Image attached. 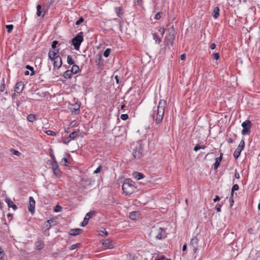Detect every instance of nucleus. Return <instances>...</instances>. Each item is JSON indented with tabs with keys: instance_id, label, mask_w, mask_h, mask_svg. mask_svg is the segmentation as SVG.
<instances>
[{
	"instance_id": "nucleus-1",
	"label": "nucleus",
	"mask_w": 260,
	"mask_h": 260,
	"mask_svg": "<svg viewBox=\"0 0 260 260\" xmlns=\"http://www.w3.org/2000/svg\"><path fill=\"white\" fill-rule=\"evenodd\" d=\"M166 228H161L159 225L151 228L149 233V237L151 240H163L167 237Z\"/></svg>"
},
{
	"instance_id": "nucleus-2",
	"label": "nucleus",
	"mask_w": 260,
	"mask_h": 260,
	"mask_svg": "<svg viewBox=\"0 0 260 260\" xmlns=\"http://www.w3.org/2000/svg\"><path fill=\"white\" fill-rule=\"evenodd\" d=\"M166 104V101L164 100H160L159 102L155 119L156 122L157 124L160 123L163 119Z\"/></svg>"
},
{
	"instance_id": "nucleus-3",
	"label": "nucleus",
	"mask_w": 260,
	"mask_h": 260,
	"mask_svg": "<svg viewBox=\"0 0 260 260\" xmlns=\"http://www.w3.org/2000/svg\"><path fill=\"white\" fill-rule=\"evenodd\" d=\"M136 189L133 182L127 179L124 181L122 185V190L126 195H130L133 193Z\"/></svg>"
},
{
	"instance_id": "nucleus-4",
	"label": "nucleus",
	"mask_w": 260,
	"mask_h": 260,
	"mask_svg": "<svg viewBox=\"0 0 260 260\" xmlns=\"http://www.w3.org/2000/svg\"><path fill=\"white\" fill-rule=\"evenodd\" d=\"M83 32L80 31L72 39V44L77 50H79L81 43L83 41Z\"/></svg>"
},
{
	"instance_id": "nucleus-5",
	"label": "nucleus",
	"mask_w": 260,
	"mask_h": 260,
	"mask_svg": "<svg viewBox=\"0 0 260 260\" xmlns=\"http://www.w3.org/2000/svg\"><path fill=\"white\" fill-rule=\"evenodd\" d=\"M135 159H139L143 157V148L141 144H137L133 153Z\"/></svg>"
},
{
	"instance_id": "nucleus-6",
	"label": "nucleus",
	"mask_w": 260,
	"mask_h": 260,
	"mask_svg": "<svg viewBox=\"0 0 260 260\" xmlns=\"http://www.w3.org/2000/svg\"><path fill=\"white\" fill-rule=\"evenodd\" d=\"M252 126L251 122L249 120H246L242 123L243 130L242 134L243 135H248L250 133V128Z\"/></svg>"
},
{
	"instance_id": "nucleus-7",
	"label": "nucleus",
	"mask_w": 260,
	"mask_h": 260,
	"mask_svg": "<svg viewBox=\"0 0 260 260\" xmlns=\"http://www.w3.org/2000/svg\"><path fill=\"white\" fill-rule=\"evenodd\" d=\"M244 147L245 142L244 140L242 139L241 140L238 147L237 148L234 153V156L236 159H237L239 157L241 152L242 150L244 149Z\"/></svg>"
},
{
	"instance_id": "nucleus-8",
	"label": "nucleus",
	"mask_w": 260,
	"mask_h": 260,
	"mask_svg": "<svg viewBox=\"0 0 260 260\" xmlns=\"http://www.w3.org/2000/svg\"><path fill=\"white\" fill-rule=\"evenodd\" d=\"M94 215H95V211H91L87 213L85 215V216L83 219V221L81 223V225L82 226H86L88 222L89 219Z\"/></svg>"
},
{
	"instance_id": "nucleus-9",
	"label": "nucleus",
	"mask_w": 260,
	"mask_h": 260,
	"mask_svg": "<svg viewBox=\"0 0 260 260\" xmlns=\"http://www.w3.org/2000/svg\"><path fill=\"white\" fill-rule=\"evenodd\" d=\"M53 61V69L54 70L56 69H59L62 64L61 58L57 55L56 58H54Z\"/></svg>"
},
{
	"instance_id": "nucleus-10",
	"label": "nucleus",
	"mask_w": 260,
	"mask_h": 260,
	"mask_svg": "<svg viewBox=\"0 0 260 260\" xmlns=\"http://www.w3.org/2000/svg\"><path fill=\"white\" fill-rule=\"evenodd\" d=\"M199 240L197 237L192 238L190 240V246L193 249L194 252H196L198 250Z\"/></svg>"
},
{
	"instance_id": "nucleus-11",
	"label": "nucleus",
	"mask_w": 260,
	"mask_h": 260,
	"mask_svg": "<svg viewBox=\"0 0 260 260\" xmlns=\"http://www.w3.org/2000/svg\"><path fill=\"white\" fill-rule=\"evenodd\" d=\"M175 36L167 35L165 38V42L166 46H173L174 41L175 40Z\"/></svg>"
},
{
	"instance_id": "nucleus-12",
	"label": "nucleus",
	"mask_w": 260,
	"mask_h": 260,
	"mask_svg": "<svg viewBox=\"0 0 260 260\" xmlns=\"http://www.w3.org/2000/svg\"><path fill=\"white\" fill-rule=\"evenodd\" d=\"M29 200V205L28 207V210L31 214H33L35 210V204L36 202L34 199L32 197H30Z\"/></svg>"
},
{
	"instance_id": "nucleus-13",
	"label": "nucleus",
	"mask_w": 260,
	"mask_h": 260,
	"mask_svg": "<svg viewBox=\"0 0 260 260\" xmlns=\"http://www.w3.org/2000/svg\"><path fill=\"white\" fill-rule=\"evenodd\" d=\"M24 87V85L22 82H18L15 85V91L18 93H20L22 92Z\"/></svg>"
},
{
	"instance_id": "nucleus-14",
	"label": "nucleus",
	"mask_w": 260,
	"mask_h": 260,
	"mask_svg": "<svg viewBox=\"0 0 260 260\" xmlns=\"http://www.w3.org/2000/svg\"><path fill=\"white\" fill-rule=\"evenodd\" d=\"M103 246L107 249H112L114 248V245L111 240L109 239H106L103 241Z\"/></svg>"
},
{
	"instance_id": "nucleus-15",
	"label": "nucleus",
	"mask_w": 260,
	"mask_h": 260,
	"mask_svg": "<svg viewBox=\"0 0 260 260\" xmlns=\"http://www.w3.org/2000/svg\"><path fill=\"white\" fill-rule=\"evenodd\" d=\"M80 105L78 103H75L72 105L71 108V110L72 113L78 114L80 112Z\"/></svg>"
},
{
	"instance_id": "nucleus-16",
	"label": "nucleus",
	"mask_w": 260,
	"mask_h": 260,
	"mask_svg": "<svg viewBox=\"0 0 260 260\" xmlns=\"http://www.w3.org/2000/svg\"><path fill=\"white\" fill-rule=\"evenodd\" d=\"M222 155L223 153H221L219 157L215 158V162L213 165V168L214 170L217 169L219 166L220 163L222 159Z\"/></svg>"
},
{
	"instance_id": "nucleus-17",
	"label": "nucleus",
	"mask_w": 260,
	"mask_h": 260,
	"mask_svg": "<svg viewBox=\"0 0 260 260\" xmlns=\"http://www.w3.org/2000/svg\"><path fill=\"white\" fill-rule=\"evenodd\" d=\"M53 222V220L52 219H50L44 223L43 226L44 232H46L47 231H48L51 228V223H52Z\"/></svg>"
},
{
	"instance_id": "nucleus-18",
	"label": "nucleus",
	"mask_w": 260,
	"mask_h": 260,
	"mask_svg": "<svg viewBox=\"0 0 260 260\" xmlns=\"http://www.w3.org/2000/svg\"><path fill=\"white\" fill-rule=\"evenodd\" d=\"M5 201L7 203L9 208H12L14 210L17 209L16 205L14 204V203L10 198H7L5 200Z\"/></svg>"
},
{
	"instance_id": "nucleus-19",
	"label": "nucleus",
	"mask_w": 260,
	"mask_h": 260,
	"mask_svg": "<svg viewBox=\"0 0 260 260\" xmlns=\"http://www.w3.org/2000/svg\"><path fill=\"white\" fill-rule=\"evenodd\" d=\"M133 176L137 180H141L145 177L143 174L139 172H134L133 174Z\"/></svg>"
},
{
	"instance_id": "nucleus-20",
	"label": "nucleus",
	"mask_w": 260,
	"mask_h": 260,
	"mask_svg": "<svg viewBox=\"0 0 260 260\" xmlns=\"http://www.w3.org/2000/svg\"><path fill=\"white\" fill-rule=\"evenodd\" d=\"M82 232V230L81 229H74L70 231V235L72 236H76L80 234Z\"/></svg>"
},
{
	"instance_id": "nucleus-21",
	"label": "nucleus",
	"mask_w": 260,
	"mask_h": 260,
	"mask_svg": "<svg viewBox=\"0 0 260 260\" xmlns=\"http://www.w3.org/2000/svg\"><path fill=\"white\" fill-rule=\"evenodd\" d=\"M139 215V213L137 211L131 212L129 214V217L131 219L136 220L137 217Z\"/></svg>"
},
{
	"instance_id": "nucleus-22",
	"label": "nucleus",
	"mask_w": 260,
	"mask_h": 260,
	"mask_svg": "<svg viewBox=\"0 0 260 260\" xmlns=\"http://www.w3.org/2000/svg\"><path fill=\"white\" fill-rule=\"evenodd\" d=\"M219 15V9L218 7H216L213 9V11L212 12V16L215 19H216L218 17Z\"/></svg>"
},
{
	"instance_id": "nucleus-23",
	"label": "nucleus",
	"mask_w": 260,
	"mask_h": 260,
	"mask_svg": "<svg viewBox=\"0 0 260 260\" xmlns=\"http://www.w3.org/2000/svg\"><path fill=\"white\" fill-rule=\"evenodd\" d=\"M152 36L153 39L155 41V43L159 44L161 42V38H160L157 33H153Z\"/></svg>"
},
{
	"instance_id": "nucleus-24",
	"label": "nucleus",
	"mask_w": 260,
	"mask_h": 260,
	"mask_svg": "<svg viewBox=\"0 0 260 260\" xmlns=\"http://www.w3.org/2000/svg\"><path fill=\"white\" fill-rule=\"evenodd\" d=\"M35 246L37 249H42L44 247V242L42 241H39L35 243Z\"/></svg>"
},
{
	"instance_id": "nucleus-25",
	"label": "nucleus",
	"mask_w": 260,
	"mask_h": 260,
	"mask_svg": "<svg viewBox=\"0 0 260 260\" xmlns=\"http://www.w3.org/2000/svg\"><path fill=\"white\" fill-rule=\"evenodd\" d=\"M73 74H74L71 72L70 70H68L64 73L63 77L66 79H70L72 78Z\"/></svg>"
},
{
	"instance_id": "nucleus-26",
	"label": "nucleus",
	"mask_w": 260,
	"mask_h": 260,
	"mask_svg": "<svg viewBox=\"0 0 260 260\" xmlns=\"http://www.w3.org/2000/svg\"><path fill=\"white\" fill-rule=\"evenodd\" d=\"M57 56V55H56V52H52V50L49 51L48 53V57L50 60L53 61L54 60V58H56Z\"/></svg>"
},
{
	"instance_id": "nucleus-27",
	"label": "nucleus",
	"mask_w": 260,
	"mask_h": 260,
	"mask_svg": "<svg viewBox=\"0 0 260 260\" xmlns=\"http://www.w3.org/2000/svg\"><path fill=\"white\" fill-rule=\"evenodd\" d=\"M70 70L74 74H76L79 72V67L78 66L74 64Z\"/></svg>"
},
{
	"instance_id": "nucleus-28",
	"label": "nucleus",
	"mask_w": 260,
	"mask_h": 260,
	"mask_svg": "<svg viewBox=\"0 0 260 260\" xmlns=\"http://www.w3.org/2000/svg\"><path fill=\"white\" fill-rule=\"evenodd\" d=\"M79 132V130L75 131L74 132L71 133L68 137L70 138V139L71 140H74L77 137Z\"/></svg>"
},
{
	"instance_id": "nucleus-29",
	"label": "nucleus",
	"mask_w": 260,
	"mask_h": 260,
	"mask_svg": "<svg viewBox=\"0 0 260 260\" xmlns=\"http://www.w3.org/2000/svg\"><path fill=\"white\" fill-rule=\"evenodd\" d=\"M67 62L70 65H73L75 63L72 56L70 55H69L67 57Z\"/></svg>"
},
{
	"instance_id": "nucleus-30",
	"label": "nucleus",
	"mask_w": 260,
	"mask_h": 260,
	"mask_svg": "<svg viewBox=\"0 0 260 260\" xmlns=\"http://www.w3.org/2000/svg\"><path fill=\"white\" fill-rule=\"evenodd\" d=\"M122 11V8L121 7H116L115 8V12L117 14V15L119 17H121L122 15V13L121 12Z\"/></svg>"
},
{
	"instance_id": "nucleus-31",
	"label": "nucleus",
	"mask_w": 260,
	"mask_h": 260,
	"mask_svg": "<svg viewBox=\"0 0 260 260\" xmlns=\"http://www.w3.org/2000/svg\"><path fill=\"white\" fill-rule=\"evenodd\" d=\"M81 244L80 243H76L74 244H73L71 246V247L69 248V249L70 250H73L77 248H79L81 246Z\"/></svg>"
},
{
	"instance_id": "nucleus-32",
	"label": "nucleus",
	"mask_w": 260,
	"mask_h": 260,
	"mask_svg": "<svg viewBox=\"0 0 260 260\" xmlns=\"http://www.w3.org/2000/svg\"><path fill=\"white\" fill-rule=\"evenodd\" d=\"M36 119V115L34 114H29L27 116V120L29 122H33Z\"/></svg>"
},
{
	"instance_id": "nucleus-33",
	"label": "nucleus",
	"mask_w": 260,
	"mask_h": 260,
	"mask_svg": "<svg viewBox=\"0 0 260 260\" xmlns=\"http://www.w3.org/2000/svg\"><path fill=\"white\" fill-rule=\"evenodd\" d=\"M42 9V6L41 5H38L37 6V15L38 16H41L42 14V11H41Z\"/></svg>"
},
{
	"instance_id": "nucleus-34",
	"label": "nucleus",
	"mask_w": 260,
	"mask_h": 260,
	"mask_svg": "<svg viewBox=\"0 0 260 260\" xmlns=\"http://www.w3.org/2000/svg\"><path fill=\"white\" fill-rule=\"evenodd\" d=\"M99 234L102 236H107L108 235V233L106 229H103L100 231Z\"/></svg>"
},
{
	"instance_id": "nucleus-35",
	"label": "nucleus",
	"mask_w": 260,
	"mask_h": 260,
	"mask_svg": "<svg viewBox=\"0 0 260 260\" xmlns=\"http://www.w3.org/2000/svg\"><path fill=\"white\" fill-rule=\"evenodd\" d=\"M111 49L107 48L104 52L103 55L105 57H108L111 52Z\"/></svg>"
},
{
	"instance_id": "nucleus-36",
	"label": "nucleus",
	"mask_w": 260,
	"mask_h": 260,
	"mask_svg": "<svg viewBox=\"0 0 260 260\" xmlns=\"http://www.w3.org/2000/svg\"><path fill=\"white\" fill-rule=\"evenodd\" d=\"M26 69H27V70H29V71H31V73L30 74V76H32L35 74V72L34 70V68L29 65H27L26 66Z\"/></svg>"
},
{
	"instance_id": "nucleus-37",
	"label": "nucleus",
	"mask_w": 260,
	"mask_h": 260,
	"mask_svg": "<svg viewBox=\"0 0 260 260\" xmlns=\"http://www.w3.org/2000/svg\"><path fill=\"white\" fill-rule=\"evenodd\" d=\"M102 58V55L100 54H98L96 56L95 62L98 64H100Z\"/></svg>"
},
{
	"instance_id": "nucleus-38",
	"label": "nucleus",
	"mask_w": 260,
	"mask_h": 260,
	"mask_svg": "<svg viewBox=\"0 0 260 260\" xmlns=\"http://www.w3.org/2000/svg\"><path fill=\"white\" fill-rule=\"evenodd\" d=\"M6 27L7 28V31L8 33H10L12 29H13V25L12 24H9V25H7L6 26Z\"/></svg>"
},
{
	"instance_id": "nucleus-39",
	"label": "nucleus",
	"mask_w": 260,
	"mask_h": 260,
	"mask_svg": "<svg viewBox=\"0 0 260 260\" xmlns=\"http://www.w3.org/2000/svg\"><path fill=\"white\" fill-rule=\"evenodd\" d=\"M49 153H50V157L51 158L52 161H56V159H55V156H54V155L53 154V150L52 149L50 150Z\"/></svg>"
},
{
	"instance_id": "nucleus-40",
	"label": "nucleus",
	"mask_w": 260,
	"mask_h": 260,
	"mask_svg": "<svg viewBox=\"0 0 260 260\" xmlns=\"http://www.w3.org/2000/svg\"><path fill=\"white\" fill-rule=\"evenodd\" d=\"M61 163L62 164L63 166H67L68 164H69V161L67 157H64L62 159Z\"/></svg>"
},
{
	"instance_id": "nucleus-41",
	"label": "nucleus",
	"mask_w": 260,
	"mask_h": 260,
	"mask_svg": "<svg viewBox=\"0 0 260 260\" xmlns=\"http://www.w3.org/2000/svg\"><path fill=\"white\" fill-rule=\"evenodd\" d=\"M53 173L54 175L56 176H59L60 173V169L59 168H55L54 169H53Z\"/></svg>"
},
{
	"instance_id": "nucleus-42",
	"label": "nucleus",
	"mask_w": 260,
	"mask_h": 260,
	"mask_svg": "<svg viewBox=\"0 0 260 260\" xmlns=\"http://www.w3.org/2000/svg\"><path fill=\"white\" fill-rule=\"evenodd\" d=\"M51 165L52 169H54L55 168H59L58 165L56 160L52 161Z\"/></svg>"
},
{
	"instance_id": "nucleus-43",
	"label": "nucleus",
	"mask_w": 260,
	"mask_h": 260,
	"mask_svg": "<svg viewBox=\"0 0 260 260\" xmlns=\"http://www.w3.org/2000/svg\"><path fill=\"white\" fill-rule=\"evenodd\" d=\"M62 210V207L59 205H57L55 206L54 209V211L55 212H61Z\"/></svg>"
},
{
	"instance_id": "nucleus-44",
	"label": "nucleus",
	"mask_w": 260,
	"mask_h": 260,
	"mask_svg": "<svg viewBox=\"0 0 260 260\" xmlns=\"http://www.w3.org/2000/svg\"><path fill=\"white\" fill-rule=\"evenodd\" d=\"M46 134L49 136H55V133L51 130H48L45 132Z\"/></svg>"
},
{
	"instance_id": "nucleus-45",
	"label": "nucleus",
	"mask_w": 260,
	"mask_h": 260,
	"mask_svg": "<svg viewBox=\"0 0 260 260\" xmlns=\"http://www.w3.org/2000/svg\"><path fill=\"white\" fill-rule=\"evenodd\" d=\"M162 13L161 12H158L155 15V19L156 20H159L161 17Z\"/></svg>"
},
{
	"instance_id": "nucleus-46",
	"label": "nucleus",
	"mask_w": 260,
	"mask_h": 260,
	"mask_svg": "<svg viewBox=\"0 0 260 260\" xmlns=\"http://www.w3.org/2000/svg\"><path fill=\"white\" fill-rule=\"evenodd\" d=\"M239 188V185L236 184L233 186L231 191H232V192H234L235 191L238 190Z\"/></svg>"
},
{
	"instance_id": "nucleus-47",
	"label": "nucleus",
	"mask_w": 260,
	"mask_h": 260,
	"mask_svg": "<svg viewBox=\"0 0 260 260\" xmlns=\"http://www.w3.org/2000/svg\"><path fill=\"white\" fill-rule=\"evenodd\" d=\"M120 118L122 120H126L128 119V116L126 114H123L121 115Z\"/></svg>"
},
{
	"instance_id": "nucleus-48",
	"label": "nucleus",
	"mask_w": 260,
	"mask_h": 260,
	"mask_svg": "<svg viewBox=\"0 0 260 260\" xmlns=\"http://www.w3.org/2000/svg\"><path fill=\"white\" fill-rule=\"evenodd\" d=\"M84 21V19L83 17H81L76 22V25H80L81 23H82Z\"/></svg>"
},
{
	"instance_id": "nucleus-49",
	"label": "nucleus",
	"mask_w": 260,
	"mask_h": 260,
	"mask_svg": "<svg viewBox=\"0 0 260 260\" xmlns=\"http://www.w3.org/2000/svg\"><path fill=\"white\" fill-rule=\"evenodd\" d=\"M11 152L14 155H15L17 156H19L21 154V153L19 151L16 150L15 149H12Z\"/></svg>"
},
{
	"instance_id": "nucleus-50",
	"label": "nucleus",
	"mask_w": 260,
	"mask_h": 260,
	"mask_svg": "<svg viewBox=\"0 0 260 260\" xmlns=\"http://www.w3.org/2000/svg\"><path fill=\"white\" fill-rule=\"evenodd\" d=\"M223 203L222 204H217L215 206V209H216L217 211L219 212L221 211V207Z\"/></svg>"
},
{
	"instance_id": "nucleus-51",
	"label": "nucleus",
	"mask_w": 260,
	"mask_h": 260,
	"mask_svg": "<svg viewBox=\"0 0 260 260\" xmlns=\"http://www.w3.org/2000/svg\"><path fill=\"white\" fill-rule=\"evenodd\" d=\"M175 30H173L172 29H170V28H169L168 29V35H173V36H175Z\"/></svg>"
},
{
	"instance_id": "nucleus-52",
	"label": "nucleus",
	"mask_w": 260,
	"mask_h": 260,
	"mask_svg": "<svg viewBox=\"0 0 260 260\" xmlns=\"http://www.w3.org/2000/svg\"><path fill=\"white\" fill-rule=\"evenodd\" d=\"M58 42L57 41H53L51 45L52 49H55L56 47V45L58 44Z\"/></svg>"
},
{
	"instance_id": "nucleus-53",
	"label": "nucleus",
	"mask_w": 260,
	"mask_h": 260,
	"mask_svg": "<svg viewBox=\"0 0 260 260\" xmlns=\"http://www.w3.org/2000/svg\"><path fill=\"white\" fill-rule=\"evenodd\" d=\"M213 59L217 60L219 58V53H215L213 54Z\"/></svg>"
},
{
	"instance_id": "nucleus-54",
	"label": "nucleus",
	"mask_w": 260,
	"mask_h": 260,
	"mask_svg": "<svg viewBox=\"0 0 260 260\" xmlns=\"http://www.w3.org/2000/svg\"><path fill=\"white\" fill-rule=\"evenodd\" d=\"M71 140L70 139V138L68 137L63 140V142L66 144H68L71 141Z\"/></svg>"
},
{
	"instance_id": "nucleus-55",
	"label": "nucleus",
	"mask_w": 260,
	"mask_h": 260,
	"mask_svg": "<svg viewBox=\"0 0 260 260\" xmlns=\"http://www.w3.org/2000/svg\"><path fill=\"white\" fill-rule=\"evenodd\" d=\"M101 170V166H99L98 168L96 169V170L94 171V174H98L100 172Z\"/></svg>"
},
{
	"instance_id": "nucleus-56",
	"label": "nucleus",
	"mask_w": 260,
	"mask_h": 260,
	"mask_svg": "<svg viewBox=\"0 0 260 260\" xmlns=\"http://www.w3.org/2000/svg\"><path fill=\"white\" fill-rule=\"evenodd\" d=\"M166 259V257L164 255H161L159 257H158L155 259V260H165Z\"/></svg>"
},
{
	"instance_id": "nucleus-57",
	"label": "nucleus",
	"mask_w": 260,
	"mask_h": 260,
	"mask_svg": "<svg viewBox=\"0 0 260 260\" xmlns=\"http://www.w3.org/2000/svg\"><path fill=\"white\" fill-rule=\"evenodd\" d=\"M4 256V253L2 249L0 248V260H2Z\"/></svg>"
},
{
	"instance_id": "nucleus-58",
	"label": "nucleus",
	"mask_w": 260,
	"mask_h": 260,
	"mask_svg": "<svg viewBox=\"0 0 260 260\" xmlns=\"http://www.w3.org/2000/svg\"><path fill=\"white\" fill-rule=\"evenodd\" d=\"M200 149V145L197 144L193 148V150L195 151H197Z\"/></svg>"
},
{
	"instance_id": "nucleus-59",
	"label": "nucleus",
	"mask_w": 260,
	"mask_h": 260,
	"mask_svg": "<svg viewBox=\"0 0 260 260\" xmlns=\"http://www.w3.org/2000/svg\"><path fill=\"white\" fill-rule=\"evenodd\" d=\"M235 177L236 178V179H239L240 178V174H239V173L237 171V170L235 171Z\"/></svg>"
},
{
	"instance_id": "nucleus-60",
	"label": "nucleus",
	"mask_w": 260,
	"mask_h": 260,
	"mask_svg": "<svg viewBox=\"0 0 260 260\" xmlns=\"http://www.w3.org/2000/svg\"><path fill=\"white\" fill-rule=\"evenodd\" d=\"M165 28H162V29L160 28L159 29V31L160 32V34H161V38L162 37L163 35H164L165 32Z\"/></svg>"
},
{
	"instance_id": "nucleus-61",
	"label": "nucleus",
	"mask_w": 260,
	"mask_h": 260,
	"mask_svg": "<svg viewBox=\"0 0 260 260\" xmlns=\"http://www.w3.org/2000/svg\"><path fill=\"white\" fill-rule=\"evenodd\" d=\"M219 200H220V198H219V196H215V198H214V200H213V201H214V202H216L218 201H219Z\"/></svg>"
},
{
	"instance_id": "nucleus-62",
	"label": "nucleus",
	"mask_w": 260,
	"mask_h": 260,
	"mask_svg": "<svg viewBox=\"0 0 260 260\" xmlns=\"http://www.w3.org/2000/svg\"><path fill=\"white\" fill-rule=\"evenodd\" d=\"M216 47V45L214 43H212L211 45H210V48L211 49H214Z\"/></svg>"
},
{
	"instance_id": "nucleus-63",
	"label": "nucleus",
	"mask_w": 260,
	"mask_h": 260,
	"mask_svg": "<svg viewBox=\"0 0 260 260\" xmlns=\"http://www.w3.org/2000/svg\"><path fill=\"white\" fill-rule=\"evenodd\" d=\"M186 58V54H182L181 56H180V59L181 60H183L185 59Z\"/></svg>"
},
{
	"instance_id": "nucleus-64",
	"label": "nucleus",
	"mask_w": 260,
	"mask_h": 260,
	"mask_svg": "<svg viewBox=\"0 0 260 260\" xmlns=\"http://www.w3.org/2000/svg\"><path fill=\"white\" fill-rule=\"evenodd\" d=\"M230 206L232 207L234 203V199H230Z\"/></svg>"
}]
</instances>
